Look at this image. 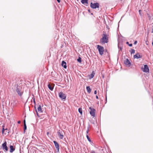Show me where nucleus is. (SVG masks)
Instances as JSON below:
<instances>
[{"mask_svg":"<svg viewBox=\"0 0 153 153\" xmlns=\"http://www.w3.org/2000/svg\"><path fill=\"white\" fill-rule=\"evenodd\" d=\"M91 153H95L94 151H92Z\"/></svg>","mask_w":153,"mask_h":153,"instance_id":"31","label":"nucleus"},{"mask_svg":"<svg viewBox=\"0 0 153 153\" xmlns=\"http://www.w3.org/2000/svg\"><path fill=\"white\" fill-rule=\"evenodd\" d=\"M53 143H54L56 148L58 150V151H59V144L57 142L55 141H53Z\"/></svg>","mask_w":153,"mask_h":153,"instance_id":"11","label":"nucleus"},{"mask_svg":"<svg viewBox=\"0 0 153 153\" xmlns=\"http://www.w3.org/2000/svg\"><path fill=\"white\" fill-rule=\"evenodd\" d=\"M2 149L5 152H6L8 150V148L7 146V142L5 141L2 145Z\"/></svg>","mask_w":153,"mask_h":153,"instance_id":"5","label":"nucleus"},{"mask_svg":"<svg viewBox=\"0 0 153 153\" xmlns=\"http://www.w3.org/2000/svg\"><path fill=\"white\" fill-rule=\"evenodd\" d=\"M90 6L93 9H95L97 8H98L99 7V4L97 3L94 4L91 3Z\"/></svg>","mask_w":153,"mask_h":153,"instance_id":"6","label":"nucleus"},{"mask_svg":"<svg viewBox=\"0 0 153 153\" xmlns=\"http://www.w3.org/2000/svg\"><path fill=\"white\" fill-rule=\"evenodd\" d=\"M86 137H87V138L88 140V141L90 142H91V140L90 137H89L88 136V134L86 135Z\"/></svg>","mask_w":153,"mask_h":153,"instance_id":"23","label":"nucleus"},{"mask_svg":"<svg viewBox=\"0 0 153 153\" xmlns=\"http://www.w3.org/2000/svg\"><path fill=\"white\" fill-rule=\"evenodd\" d=\"M62 65L63 67L65 68H67L66 63V62L64 61H62Z\"/></svg>","mask_w":153,"mask_h":153,"instance_id":"12","label":"nucleus"},{"mask_svg":"<svg viewBox=\"0 0 153 153\" xmlns=\"http://www.w3.org/2000/svg\"><path fill=\"white\" fill-rule=\"evenodd\" d=\"M81 2L83 4H84L85 3H88V0H82Z\"/></svg>","mask_w":153,"mask_h":153,"instance_id":"18","label":"nucleus"},{"mask_svg":"<svg viewBox=\"0 0 153 153\" xmlns=\"http://www.w3.org/2000/svg\"><path fill=\"white\" fill-rule=\"evenodd\" d=\"M0 153H3V152L2 151H0Z\"/></svg>","mask_w":153,"mask_h":153,"instance_id":"34","label":"nucleus"},{"mask_svg":"<svg viewBox=\"0 0 153 153\" xmlns=\"http://www.w3.org/2000/svg\"><path fill=\"white\" fill-rule=\"evenodd\" d=\"M140 11H141L140 10H139V11L140 14Z\"/></svg>","mask_w":153,"mask_h":153,"instance_id":"33","label":"nucleus"},{"mask_svg":"<svg viewBox=\"0 0 153 153\" xmlns=\"http://www.w3.org/2000/svg\"><path fill=\"white\" fill-rule=\"evenodd\" d=\"M137 43V41H135L134 42V45H136Z\"/></svg>","mask_w":153,"mask_h":153,"instance_id":"27","label":"nucleus"},{"mask_svg":"<svg viewBox=\"0 0 153 153\" xmlns=\"http://www.w3.org/2000/svg\"><path fill=\"white\" fill-rule=\"evenodd\" d=\"M49 132H48L47 133V135H48L49 134Z\"/></svg>","mask_w":153,"mask_h":153,"instance_id":"35","label":"nucleus"},{"mask_svg":"<svg viewBox=\"0 0 153 153\" xmlns=\"http://www.w3.org/2000/svg\"><path fill=\"white\" fill-rule=\"evenodd\" d=\"M77 60L79 62H81V58L80 57H79Z\"/></svg>","mask_w":153,"mask_h":153,"instance_id":"24","label":"nucleus"},{"mask_svg":"<svg viewBox=\"0 0 153 153\" xmlns=\"http://www.w3.org/2000/svg\"><path fill=\"white\" fill-rule=\"evenodd\" d=\"M100 42L104 44L107 43L108 42V36L105 33H103L102 37L100 40Z\"/></svg>","mask_w":153,"mask_h":153,"instance_id":"1","label":"nucleus"},{"mask_svg":"<svg viewBox=\"0 0 153 153\" xmlns=\"http://www.w3.org/2000/svg\"><path fill=\"white\" fill-rule=\"evenodd\" d=\"M57 134L59 137V138L62 139L64 137L63 133V132L61 131L60 130H59L57 132Z\"/></svg>","mask_w":153,"mask_h":153,"instance_id":"4","label":"nucleus"},{"mask_svg":"<svg viewBox=\"0 0 153 153\" xmlns=\"http://www.w3.org/2000/svg\"><path fill=\"white\" fill-rule=\"evenodd\" d=\"M124 63L127 67H130L131 64V62L128 59L124 61Z\"/></svg>","mask_w":153,"mask_h":153,"instance_id":"8","label":"nucleus"},{"mask_svg":"<svg viewBox=\"0 0 153 153\" xmlns=\"http://www.w3.org/2000/svg\"><path fill=\"white\" fill-rule=\"evenodd\" d=\"M17 123H18V124H19V121H18V122H17Z\"/></svg>","mask_w":153,"mask_h":153,"instance_id":"37","label":"nucleus"},{"mask_svg":"<svg viewBox=\"0 0 153 153\" xmlns=\"http://www.w3.org/2000/svg\"><path fill=\"white\" fill-rule=\"evenodd\" d=\"M89 109L90 110V114L91 116L94 117L95 116V109L91 107H90L89 108Z\"/></svg>","mask_w":153,"mask_h":153,"instance_id":"3","label":"nucleus"},{"mask_svg":"<svg viewBox=\"0 0 153 153\" xmlns=\"http://www.w3.org/2000/svg\"><path fill=\"white\" fill-rule=\"evenodd\" d=\"M131 54H133L135 53V51L133 49H131L130 51Z\"/></svg>","mask_w":153,"mask_h":153,"instance_id":"19","label":"nucleus"},{"mask_svg":"<svg viewBox=\"0 0 153 153\" xmlns=\"http://www.w3.org/2000/svg\"><path fill=\"white\" fill-rule=\"evenodd\" d=\"M57 2L59 3L60 1V0H56Z\"/></svg>","mask_w":153,"mask_h":153,"instance_id":"30","label":"nucleus"},{"mask_svg":"<svg viewBox=\"0 0 153 153\" xmlns=\"http://www.w3.org/2000/svg\"><path fill=\"white\" fill-rule=\"evenodd\" d=\"M93 72V71L90 75V78H92L94 76V73Z\"/></svg>","mask_w":153,"mask_h":153,"instance_id":"20","label":"nucleus"},{"mask_svg":"<svg viewBox=\"0 0 153 153\" xmlns=\"http://www.w3.org/2000/svg\"><path fill=\"white\" fill-rule=\"evenodd\" d=\"M7 130V129H4V126H3V128H2V133H3L4 131V130Z\"/></svg>","mask_w":153,"mask_h":153,"instance_id":"25","label":"nucleus"},{"mask_svg":"<svg viewBox=\"0 0 153 153\" xmlns=\"http://www.w3.org/2000/svg\"><path fill=\"white\" fill-rule=\"evenodd\" d=\"M152 45L153 46V42H152Z\"/></svg>","mask_w":153,"mask_h":153,"instance_id":"39","label":"nucleus"},{"mask_svg":"<svg viewBox=\"0 0 153 153\" xmlns=\"http://www.w3.org/2000/svg\"><path fill=\"white\" fill-rule=\"evenodd\" d=\"M126 44H128V45L129 44V43H128V42H126Z\"/></svg>","mask_w":153,"mask_h":153,"instance_id":"36","label":"nucleus"},{"mask_svg":"<svg viewBox=\"0 0 153 153\" xmlns=\"http://www.w3.org/2000/svg\"><path fill=\"white\" fill-rule=\"evenodd\" d=\"M24 132H25V130L27 129V126H26V123H25V120H24Z\"/></svg>","mask_w":153,"mask_h":153,"instance_id":"16","label":"nucleus"},{"mask_svg":"<svg viewBox=\"0 0 153 153\" xmlns=\"http://www.w3.org/2000/svg\"><path fill=\"white\" fill-rule=\"evenodd\" d=\"M36 111L37 112V110H36Z\"/></svg>","mask_w":153,"mask_h":153,"instance_id":"40","label":"nucleus"},{"mask_svg":"<svg viewBox=\"0 0 153 153\" xmlns=\"http://www.w3.org/2000/svg\"><path fill=\"white\" fill-rule=\"evenodd\" d=\"M89 126H88V127L87 130L86 131V133H87V134H88V133L89 132Z\"/></svg>","mask_w":153,"mask_h":153,"instance_id":"26","label":"nucleus"},{"mask_svg":"<svg viewBox=\"0 0 153 153\" xmlns=\"http://www.w3.org/2000/svg\"><path fill=\"white\" fill-rule=\"evenodd\" d=\"M97 48L99 51L100 54L101 55H102L103 53L104 52L103 47L99 45H97Z\"/></svg>","mask_w":153,"mask_h":153,"instance_id":"2","label":"nucleus"},{"mask_svg":"<svg viewBox=\"0 0 153 153\" xmlns=\"http://www.w3.org/2000/svg\"><path fill=\"white\" fill-rule=\"evenodd\" d=\"M128 45L130 46V47H132V44H128Z\"/></svg>","mask_w":153,"mask_h":153,"instance_id":"28","label":"nucleus"},{"mask_svg":"<svg viewBox=\"0 0 153 153\" xmlns=\"http://www.w3.org/2000/svg\"><path fill=\"white\" fill-rule=\"evenodd\" d=\"M59 97L62 99H65L66 98V96L65 94L62 92H60L59 93Z\"/></svg>","mask_w":153,"mask_h":153,"instance_id":"7","label":"nucleus"},{"mask_svg":"<svg viewBox=\"0 0 153 153\" xmlns=\"http://www.w3.org/2000/svg\"><path fill=\"white\" fill-rule=\"evenodd\" d=\"M86 89L87 90V92L88 93H91V89L90 88L89 86H87L86 87Z\"/></svg>","mask_w":153,"mask_h":153,"instance_id":"14","label":"nucleus"},{"mask_svg":"<svg viewBox=\"0 0 153 153\" xmlns=\"http://www.w3.org/2000/svg\"><path fill=\"white\" fill-rule=\"evenodd\" d=\"M79 112L82 114V110L81 108H79L78 109Z\"/></svg>","mask_w":153,"mask_h":153,"instance_id":"22","label":"nucleus"},{"mask_svg":"<svg viewBox=\"0 0 153 153\" xmlns=\"http://www.w3.org/2000/svg\"><path fill=\"white\" fill-rule=\"evenodd\" d=\"M96 98L97 99H98V96L97 95V96H96Z\"/></svg>","mask_w":153,"mask_h":153,"instance_id":"32","label":"nucleus"},{"mask_svg":"<svg viewBox=\"0 0 153 153\" xmlns=\"http://www.w3.org/2000/svg\"><path fill=\"white\" fill-rule=\"evenodd\" d=\"M143 71L145 72H149V68L147 65H145L144 68L143 70Z\"/></svg>","mask_w":153,"mask_h":153,"instance_id":"9","label":"nucleus"},{"mask_svg":"<svg viewBox=\"0 0 153 153\" xmlns=\"http://www.w3.org/2000/svg\"><path fill=\"white\" fill-rule=\"evenodd\" d=\"M10 152H13L15 150L13 146H12L10 145Z\"/></svg>","mask_w":153,"mask_h":153,"instance_id":"13","label":"nucleus"},{"mask_svg":"<svg viewBox=\"0 0 153 153\" xmlns=\"http://www.w3.org/2000/svg\"><path fill=\"white\" fill-rule=\"evenodd\" d=\"M16 85L17 86V87H16V91L17 92L18 94H19V90L18 88V84Z\"/></svg>","mask_w":153,"mask_h":153,"instance_id":"21","label":"nucleus"},{"mask_svg":"<svg viewBox=\"0 0 153 153\" xmlns=\"http://www.w3.org/2000/svg\"><path fill=\"white\" fill-rule=\"evenodd\" d=\"M22 95V93H20V94H19V95L20 96Z\"/></svg>","mask_w":153,"mask_h":153,"instance_id":"38","label":"nucleus"},{"mask_svg":"<svg viewBox=\"0 0 153 153\" xmlns=\"http://www.w3.org/2000/svg\"><path fill=\"white\" fill-rule=\"evenodd\" d=\"M97 91H96V90L95 91H94V94H97Z\"/></svg>","mask_w":153,"mask_h":153,"instance_id":"29","label":"nucleus"},{"mask_svg":"<svg viewBox=\"0 0 153 153\" xmlns=\"http://www.w3.org/2000/svg\"><path fill=\"white\" fill-rule=\"evenodd\" d=\"M41 110H42V109H41V106L40 105H39L38 106V107L37 108V110L38 112H42Z\"/></svg>","mask_w":153,"mask_h":153,"instance_id":"15","label":"nucleus"},{"mask_svg":"<svg viewBox=\"0 0 153 153\" xmlns=\"http://www.w3.org/2000/svg\"><path fill=\"white\" fill-rule=\"evenodd\" d=\"M48 88L51 91L53 90V88L52 86L50 84H49L48 85Z\"/></svg>","mask_w":153,"mask_h":153,"instance_id":"17","label":"nucleus"},{"mask_svg":"<svg viewBox=\"0 0 153 153\" xmlns=\"http://www.w3.org/2000/svg\"><path fill=\"white\" fill-rule=\"evenodd\" d=\"M142 56L140 55L139 53H137L134 56V59L136 58L138 59L142 57Z\"/></svg>","mask_w":153,"mask_h":153,"instance_id":"10","label":"nucleus"}]
</instances>
